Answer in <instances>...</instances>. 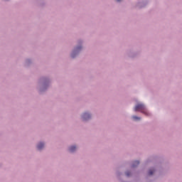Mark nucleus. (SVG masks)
<instances>
[{"mask_svg": "<svg viewBox=\"0 0 182 182\" xmlns=\"http://www.w3.org/2000/svg\"><path fill=\"white\" fill-rule=\"evenodd\" d=\"M132 118L134 119V120H140V117L136 116H133Z\"/></svg>", "mask_w": 182, "mask_h": 182, "instance_id": "7", "label": "nucleus"}, {"mask_svg": "<svg viewBox=\"0 0 182 182\" xmlns=\"http://www.w3.org/2000/svg\"><path fill=\"white\" fill-rule=\"evenodd\" d=\"M76 49H77V50H79V49H80V48H77Z\"/></svg>", "mask_w": 182, "mask_h": 182, "instance_id": "10", "label": "nucleus"}, {"mask_svg": "<svg viewBox=\"0 0 182 182\" xmlns=\"http://www.w3.org/2000/svg\"><path fill=\"white\" fill-rule=\"evenodd\" d=\"M117 1H118V2L120 1V0H117Z\"/></svg>", "mask_w": 182, "mask_h": 182, "instance_id": "11", "label": "nucleus"}, {"mask_svg": "<svg viewBox=\"0 0 182 182\" xmlns=\"http://www.w3.org/2000/svg\"><path fill=\"white\" fill-rule=\"evenodd\" d=\"M83 120H87L88 119H90V114L89 113H84L82 115Z\"/></svg>", "mask_w": 182, "mask_h": 182, "instance_id": "2", "label": "nucleus"}, {"mask_svg": "<svg viewBox=\"0 0 182 182\" xmlns=\"http://www.w3.org/2000/svg\"><path fill=\"white\" fill-rule=\"evenodd\" d=\"M71 57H72V58H75V53H72Z\"/></svg>", "mask_w": 182, "mask_h": 182, "instance_id": "8", "label": "nucleus"}, {"mask_svg": "<svg viewBox=\"0 0 182 182\" xmlns=\"http://www.w3.org/2000/svg\"><path fill=\"white\" fill-rule=\"evenodd\" d=\"M154 173V169H150L149 171V176H153Z\"/></svg>", "mask_w": 182, "mask_h": 182, "instance_id": "6", "label": "nucleus"}, {"mask_svg": "<svg viewBox=\"0 0 182 182\" xmlns=\"http://www.w3.org/2000/svg\"><path fill=\"white\" fill-rule=\"evenodd\" d=\"M134 112H141V113H144V114H149L147 110H146V107L143 104H138L134 107Z\"/></svg>", "mask_w": 182, "mask_h": 182, "instance_id": "1", "label": "nucleus"}, {"mask_svg": "<svg viewBox=\"0 0 182 182\" xmlns=\"http://www.w3.org/2000/svg\"><path fill=\"white\" fill-rule=\"evenodd\" d=\"M139 164H140V162L139 161H135L132 164V167H136V166H139Z\"/></svg>", "mask_w": 182, "mask_h": 182, "instance_id": "5", "label": "nucleus"}, {"mask_svg": "<svg viewBox=\"0 0 182 182\" xmlns=\"http://www.w3.org/2000/svg\"><path fill=\"white\" fill-rule=\"evenodd\" d=\"M69 150L71 153H73V151H75L76 150V147L75 146H73L70 147Z\"/></svg>", "mask_w": 182, "mask_h": 182, "instance_id": "4", "label": "nucleus"}, {"mask_svg": "<svg viewBox=\"0 0 182 182\" xmlns=\"http://www.w3.org/2000/svg\"><path fill=\"white\" fill-rule=\"evenodd\" d=\"M126 175H127V176H130V172H127V173H126Z\"/></svg>", "mask_w": 182, "mask_h": 182, "instance_id": "9", "label": "nucleus"}, {"mask_svg": "<svg viewBox=\"0 0 182 182\" xmlns=\"http://www.w3.org/2000/svg\"><path fill=\"white\" fill-rule=\"evenodd\" d=\"M45 144L42 142L39 143L37 146L38 150H42L44 147Z\"/></svg>", "mask_w": 182, "mask_h": 182, "instance_id": "3", "label": "nucleus"}]
</instances>
